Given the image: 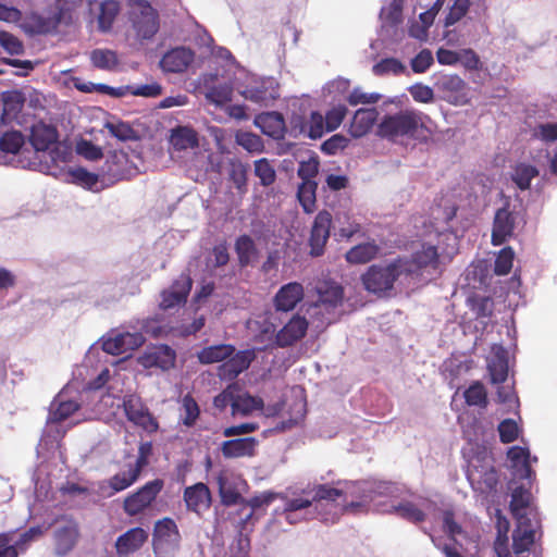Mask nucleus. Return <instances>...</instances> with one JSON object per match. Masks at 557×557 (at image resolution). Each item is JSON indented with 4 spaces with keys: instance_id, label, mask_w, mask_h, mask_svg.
Returning a JSON list of instances; mask_svg holds the SVG:
<instances>
[{
    "instance_id": "37998d69",
    "label": "nucleus",
    "mask_w": 557,
    "mask_h": 557,
    "mask_svg": "<svg viewBox=\"0 0 557 557\" xmlns=\"http://www.w3.org/2000/svg\"><path fill=\"white\" fill-rule=\"evenodd\" d=\"M90 61L96 69L104 71H113L119 63L116 53L109 49L92 50Z\"/></svg>"
},
{
    "instance_id": "4c0bfd02",
    "label": "nucleus",
    "mask_w": 557,
    "mask_h": 557,
    "mask_svg": "<svg viewBox=\"0 0 557 557\" xmlns=\"http://www.w3.org/2000/svg\"><path fill=\"white\" fill-rule=\"evenodd\" d=\"M200 416V408L196 399L186 394L181 400L180 421L186 428H193Z\"/></svg>"
},
{
    "instance_id": "58836bf2",
    "label": "nucleus",
    "mask_w": 557,
    "mask_h": 557,
    "mask_svg": "<svg viewBox=\"0 0 557 557\" xmlns=\"http://www.w3.org/2000/svg\"><path fill=\"white\" fill-rule=\"evenodd\" d=\"M120 3L116 0H106L100 3V12L98 14V27L101 32L111 29L119 12Z\"/></svg>"
},
{
    "instance_id": "20e7f679",
    "label": "nucleus",
    "mask_w": 557,
    "mask_h": 557,
    "mask_svg": "<svg viewBox=\"0 0 557 557\" xmlns=\"http://www.w3.org/2000/svg\"><path fill=\"white\" fill-rule=\"evenodd\" d=\"M409 263L397 257L386 264H372L361 275L364 288L375 295H384L394 288L395 282L403 275L408 276Z\"/></svg>"
},
{
    "instance_id": "9b49d317",
    "label": "nucleus",
    "mask_w": 557,
    "mask_h": 557,
    "mask_svg": "<svg viewBox=\"0 0 557 557\" xmlns=\"http://www.w3.org/2000/svg\"><path fill=\"white\" fill-rule=\"evenodd\" d=\"M405 260L407 268L410 270L408 276L418 275L421 270L431 269L438 270L440 268V253L437 247L431 244H422L421 248L416 250L411 258L401 257Z\"/></svg>"
},
{
    "instance_id": "774afa93",
    "label": "nucleus",
    "mask_w": 557,
    "mask_h": 557,
    "mask_svg": "<svg viewBox=\"0 0 557 557\" xmlns=\"http://www.w3.org/2000/svg\"><path fill=\"white\" fill-rule=\"evenodd\" d=\"M312 506V502L310 499H306L302 497L287 499L284 507L285 518L289 523H295L296 519L294 513L296 511L308 509Z\"/></svg>"
},
{
    "instance_id": "de8ad7c7",
    "label": "nucleus",
    "mask_w": 557,
    "mask_h": 557,
    "mask_svg": "<svg viewBox=\"0 0 557 557\" xmlns=\"http://www.w3.org/2000/svg\"><path fill=\"white\" fill-rule=\"evenodd\" d=\"M77 532L74 527L66 525L55 531V546L60 555H65L75 545Z\"/></svg>"
},
{
    "instance_id": "3c124183",
    "label": "nucleus",
    "mask_w": 557,
    "mask_h": 557,
    "mask_svg": "<svg viewBox=\"0 0 557 557\" xmlns=\"http://www.w3.org/2000/svg\"><path fill=\"white\" fill-rule=\"evenodd\" d=\"M515 251L510 246L504 247L497 255L494 263L496 275H507L512 269Z\"/></svg>"
},
{
    "instance_id": "aec40b11",
    "label": "nucleus",
    "mask_w": 557,
    "mask_h": 557,
    "mask_svg": "<svg viewBox=\"0 0 557 557\" xmlns=\"http://www.w3.org/2000/svg\"><path fill=\"white\" fill-rule=\"evenodd\" d=\"M255 124L271 139H284L286 124L283 114L276 111L263 112L256 116Z\"/></svg>"
},
{
    "instance_id": "49530a36",
    "label": "nucleus",
    "mask_w": 557,
    "mask_h": 557,
    "mask_svg": "<svg viewBox=\"0 0 557 557\" xmlns=\"http://www.w3.org/2000/svg\"><path fill=\"white\" fill-rule=\"evenodd\" d=\"M140 476V472L128 465V470L114 474L109 480V486L114 493L121 492L133 485Z\"/></svg>"
},
{
    "instance_id": "423d86ee",
    "label": "nucleus",
    "mask_w": 557,
    "mask_h": 557,
    "mask_svg": "<svg viewBox=\"0 0 557 557\" xmlns=\"http://www.w3.org/2000/svg\"><path fill=\"white\" fill-rule=\"evenodd\" d=\"M423 126V114L417 110H401L394 114H386L377 125V135L381 137L413 136Z\"/></svg>"
},
{
    "instance_id": "8fccbe9b",
    "label": "nucleus",
    "mask_w": 557,
    "mask_h": 557,
    "mask_svg": "<svg viewBox=\"0 0 557 557\" xmlns=\"http://www.w3.org/2000/svg\"><path fill=\"white\" fill-rule=\"evenodd\" d=\"M531 493L523 486L516 487L511 493L510 511L515 517H522V512L529 507Z\"/></svg>"
},
{
    "instance_id": "a18cd8bd",
    "label": "nucleus",
    "mask_w": 557,
    "mask_h": 557,
    "mask_svg": "<svg viewBox=\"0 0 557 557\" xmlns=\"http://www.w3.org/2000/svg\"><path fill=\"white\" fill-rule=\"evenodd\" d=\"M338 234L342 238L349 239L361 232V224L349 212L337 213Z\"/></svg>"
},
{
    "instance_id": "4d7b16f0",
    "label": "nucleus",
    "mask_w": 557,
    "mask_h": 557,
    "mask_svg": "<svg viewBox=\"0 0 557 557\" xmlns=\"http://www.w3.org/2000/svg\"><path fill=\"white\" fill-rule=\"evenodd\" d=\"M200 141H170L168 147V152L171 160H177L181 158H185V156H176L175 153L185 152L186 154L193 153L195 156L198 154V149L200 147Z\"/></svg>"
},
{
    "instance_id": "09e8293b",
    "label": "nucleus",
    "mask_w": 557,
    "mask_h": 557,
    "mask_svg": "<svg viewBox=\"0 0 557 557\" xmlns=\"http://www.w3.org/2000/svg\"><path fill=\"white\" fill-rule=\"evenodd\" d=\"M71 82H72L73 86L82 92H91V91L96 90V91H99V92H102V94H106L109 96H113V97L123 96V92L121 91L120 88L116 89L114 87H111V86H108L104 84L87 83V82L83 81L81 77H72Z\"/></svg>"
},
{
    "instance_id": "69168bd1",
    "label": "nucleus",
    "mask_w": 557,
    "mask_h": 557,
    "mask_svg": "<svg viewBox=\"0 0 557 557\" xmlns=\"http://www.w3.org/2000/svg\"><path fill=\"white\" fill-rule=\"evenodd\" d=\"M499 440L504 444L515 442L519 436V428L515 420L505 419L498 425Z\"/></svg>"
},
{
    "instance_id": "a19ab883",
    "label": "nucleus",
    "mask_w": 557,
    "mask_h": 557,
    "mask_svg": "<svg viewBox=\"0 0 557 557\" xmlns=\"http://www.w3.org/2000/svg\"><path fill=\"white\" fill-rule=\"evenodd\" d=\"M317 182H301L297 190L298 200L306 213H311L315 209L317 202Z\"/></svg>"
},
{
    "instance_id": "bf43d9fd",
    "label": "nucleus",
    "mask_w": 557,
    "mask_h": 557,
    "mask_svg": "<svg viewBox=\"0 0 557 557\" xmlns=\"http://www.w3.org/2000/svg\"><path fill=\"white\" fill-rule=\"evenodd\" d=\"M28 139H58V129L52 124L38 121L30 126Z\"/></svg>"
},
{
    "instance_id": "393cba45",
    "label": "nucleus",
    "mask_w": 557,
    "mask_h": 557,
    "mask_svg": "<svg viewBox=\"0 0 557 557\" xmlns=\"http://www.w3.org/2000/svg\"><path fill=\"white\" fill-rule=\"evenodd\" d=\"M318 300L315 307H324L326 310L341 306L344 298V289L334 282H323L317 287Z\"/></svg>"
},
{
    "instance_id": "2eb2a0df",
    "label": "nucleus",
    "mask_w": 557,
    "mask_h": 557,
    "mask_svg": "<svg viewBox=\"0 0 557 557\" xmlns=\"http://www.w3.org/2000/svg\"><path fill=\"white\" fill-rule=\"evenodd\" d=\"M308 330V321L305 317L295 314L275 335V345L285 348L294 345L305 337Z\"/></svg>"
},
{
    "instance_id": "b1692460",
    "label": "nucleus",
    "mask_w": 557,
    "mask_h": 557,
    "mask_svg": "<svg viewBox=\"0 0 557 557\" xmlns=\"http://www.w3.org/2000/svg\"><path fill=\"white\" fill-rule=\"evenodd\" d=\"M258 441L255 437H243L224 441L221 453L224 458L252 457L256 453Z\"/></svg>"
},
{
    "instance_id": "5701e85b",
    "label": "nucleus",
    "mask_w": 557,
    "mask_h": 557,
    "mask_svg": "<svg viewBox=\"0 0 557 557\" xmlns=\"http://www.w3.org/2000/svg\"><path fill=\"white\" fill-rule=\"evenodd\" d=\"M194 52L189 48L178 47L168 51L161 59V67L165 72L182 73L194 61Z\"/></svg>"
},
{
    "instance_id": "7c9ffc66",
    "label": "nucleus",
    "mask_w": 557,
    "mask_h": 557,
    "mask_svg": "<svg viewBox=\"0 0 557 557\" xmlns=\"http://www.w3.org/2000/svg\"><path fill=\"white\" fill-rule=\"evenodd\" d=\"M380 252V246L375 240L358 244L351 247L345 255L346 261L351 264H363L373 260Z\"/></svg>"
},
{
    "instance_id": "4468645a",
    "label": "nucleus",
    "mask_w": 557,
    "mask_h": 557,
    "mask_svg": "<svg viewBox=\"0 0 557 557\" xmlns=\"http://www.w3.org/2000/svg\"><path fill=\"white\" fill-rule=\"evenodd\" d=\"M242 95L245 99L269 106L280 97L277 86L272 79L262 78L246 85Z\"/></svg>"
},
{
    "instance_id": "c85d7f7f",
    "label": "nucleus",
    "mask_w": 557,
    "mask_h": 557,
    "mask_svg": "<svg viewBox=\"0 0 557 557\" xmlns=\"http://www.w3.org/2000/svg\"><path fill=\"white\" fill-rule=\"evenodd\" d=\"M24 95L18 90H10L2 94V113L0 114L1 124H8L15 119L24 106Z\"/></svg>"
},
{
    "instance_id": "c756f323",
    "label": "nucleus",
    "mask_w": 557,
    "mask_h": 557,
    "mask_svg": "<svg viewBox=\"0 0 557 557\" xmlns=\"http://www.w3.org/2000/svg\"><path fill=\"white\" fill-rule=\"evenodd\" d=\"M66 181L90 191H99V175L89 172L83 166L69 168Z\"/></svg>"
},
{
    "instance_id": "864d4df0",
    "label": "nucleus",
    "mask_w": 557,
    "mask_h": 557,
    "mask_svg": "<svg viewBox=\"0 0 557 557\" xmlns=\"http://www.w3.org/2000/svg\"><path fill=\"white\" fill-rule=\"evenodd\" d=\"M405 70V65L398 59L395 58L382 59L372 67L373 74L376 76H383L389 73L394 75H399L403 74Z\"/></svg>"
},
{
    "instance_id": "052dcab7",
    "label": "nucleus",
    "mask_w": 557,
    "mask_h": 557,
    "mask_svg": "<svg viewBox=\"0 0 557 557\" xmlns=\"http://www.w3.org/2000/svg\"><path fill=\"white\" fill-rule=\"evenodd\" d=\"M248 166L240 161L231 162L230 178L239 191H246Z\"/></svg>"
},
{
    "instance_id": "ddd939ff",
    "label": "nucleus",
    "mask_w": 557,
    "mask_h": 557,
    "mask_svg": "<svg viewBox=\"0 0 557 557\" xmlns=\"http://www.w3.org/2000/svg\"><path fill=\"white\" fill-rule=\"evenodd\" d=\"M175 360V350L165 344L152 346L139 357V363L144 368H159L163 371L172 369Z\"/></svg>"
},
{
    "instance_id": "e433bc0d",
    "label": "nucleus",
    "mask_w": 557,
    "mask_h": 557,
    "mask_svg": "<svg viewBox=\"0 0 557 557\" xmlns=\"http://www.w3.org/2000/svg\"><path fill=\"white\" fill-rule=\"evenodd\" d=\"M263 408V400L260 397L251 396L248 393L235 395L232 404V413L247 416L255 410Z\"/></svg>"
},
{
    "instance_id": "c03bdc74",
    "label": "nucleus",
    "mask_w": 557,
    "mask_h": 557,
    "mask_svg": "<svg viewBox=\"0 0 557 557\" xmlns=\"http://www.w3.org/2000/svg\"><path fill=\"white\" fill-rule=\"evenodd\" d=\"M314 495L311 499L312 505L314 504V510H318L322 506V502H331L334 503L337 498L343 497L344 492L343 490L332 487L327 484H320L313 490ZM332 507H337L334 504H331Z\"/></svg>"
},
{
    "instance_id": "680f3d73",
    "label": "nucleus",
    "mask_w": 557,
    "mask_h": 557,
    "mask_svg": "<svg viewBox=\"0 0 557 557\" xmlns=\"http://www.w3.org/2000/svg\"><path fill=\"white\" fill-rule=\"evenodd\" d=\"M320 162L317 156L310 157L307 161H301L297 171L302 182H315L314 178L319 173Z\"/></svg>"
},
{
    "instance_id": "13d9d810",
    "label": "nucleus",
    "mask_w": 557,
    "mask_h": 557,
    "mask_svg": "<svg viewBox=\"0 0 557 557\" xmlns=\"http://www.w3.org/2000/svg\"><path fill=\"white\" fill-rule=\"evenodd\" d=\"M32 30L37 34H47L54 30L59 23L60 16L57 14L52 17H44L37 14L32 16Z\"/></svg>"
},
{
    "instance_id": "603ef678",
    "label": "nucleus",
    "mask_w": 557,
    "mask_h": 557,
    "mask_svg": "<svg viewBox=\"0 0 557 557\" xmlns=\"http://www.w3.org/2000/svg\"><path fill=\"white\" fill-rule=\"evenodd\" d=\"M471 310L476 318H491L494 312V301L491 297L474 295L469 298Z\"/></svg>"
},
{
    "instance_id": "c9c22d12",
    "label": "nucleus",
    "mask_w": 557,
    "mask_h": 557,
    "mask_svg": "<svg viewBox=\"0 0 557 557\" xmlns=\"http://www.w3.org/2000/svg\"><path fill=\"white\" fill-rule=\"evenodd\" d=\"M539 175V170L536 166L525 163L519 162L517 163L510 173V177L512 182L517 185V187L521 190H527L531 186V182L534 177Z\"/></svg>"
},
{
    "instance_id": "6e6d98bb",
    "label": "nucleus",
    "mask_w": 557,
    "mask_h": 557,
    "mask_svg": "<svg viewBox=\"0 0 557 557\" xmlns=\"http://www.w3.org/2000/svg\"><path fill=\"white\" fill-rule=\"evenodd\" d=\"M218 484L221 503L224 506H234L239 503L242 495L236 491L235 487L226 483V480L223 475L218 476Z\"/></svg>"
},
{
    "instance_id": "79ce46f5",
    "label": "nucleus",
    "mask_w": 557,
    "mask_h": 557,
    "mask_svg": "<svg viewBox=\"0 0 557 557\" xmlns=\"http://www.w3.org/2000/svg\"><path fill=\"white\" fill-rule=\"evenodd\" d=\"M393 511L400 518L412 522L420 523L425 521L426 515L414 503L403 500L397 506L393 507Z\"/></svg>"
},
{
    "instance_id": "0e129e2a",
    "label": "nucleus",
    "mask_w": 557,
    "mask_h": 557,
    "mask_svg": "<svg viewBox=\"0 0 557 557\" xmlns=\"http://www.w3.org/2000/svg\"><path fill=\"white\" fill-rule=\"evenodd\" d=\"M75 151L87 161H97L103 157L100 147L94 145V141H75Z\"/></svg>"
},
{
    "instance_id": "6e6552de",
    "label": "nucleus",
    "mask_w": 557,
    "mask_h": 557,
    "mask_svg": "<svg viewBox=\"0 0 557 557\" xmlns=\"http://www.w3.org/2000/svg\"><path fill=\"white\" fill-rule=\"evenodd\" d=\"M123 411L127 420L148 434L157 433L160 425L157 418L150 412L144 400L134 394L123 398Z\"/></svg>"
},
{
    "instance_id": "5fc2aeb1",
    "label": "nucleus",
    "mask_w": 557,
    "mask_h": 557,
    "mask_svg": "<svg viewBox=\"0 0 557 557\" xmlns=\"http://www.w3.org/2000/svg\"><path fill=\"white\" fill-rule=\"evenodd\" d=\"M255 175L259 177L260 184L264 187L272 185L276 180L275 170L265 158L255 161Z\"/></svg>"
},
{
    "instance_id": "72a5a7b5",
    "label": "nucleus",
    "mask_w": 557,
    "mask_h": 557,
    "mask_svg": "<svg viewBox=\"0 0 557 557\" xmlns=\"http://www.w3.org/2000/svg\"><path fill=\"white\" fill-rule=\"evenodd\" d=\"M137 34L144 39L152 38L159 29V20L157 12L149 5H146L141 12L140 18L135 22Z\"/></svg>"
},
{
    "instance_id": "338daca9",
    "label": "nucleus",
    "mask_w": 557,
    "mask_h": 557,
    "mask_svg": "<svg viewBox=\"0 0 557 557\" xmlns=\"http://www.w3.org/2000/svg\"><path fill=\"white\" fill-rule=\"evenodd\" d=\"M434 63V58L429 49H422L410 62L413 73L422 74Z\"/></svg>"
},
{
    "instance_id": "4be33fe9",
    "label": "nucleus",
    "mask_w": 557,
    "mask_h": 557,
    "mask_svg": "<svg viewBox=\"0 0 557 557\" xmlns=\"http://www.w3.org/2000/svg\"><path fill=\"white\" fill-rule=\"evenodd\" d=\"M180 540V531L173 519L163 518L156 522L153 529V548L156 553L162 544L177 547Z\"/></svg>"
},
{
    "instance_id": "9d476101",
    "label": "nucleus",
    "mask_w": 557,
    "mask_h": 557,
    "mask_svg": "<svg viewBox=\"0 0 557 557\" xmlns=\"http://www.w3.org/2000/svg\"><path fill=\"white\" fill-rule=\"evenodd\" d=\"M517 213L509 209V203L499 208L494 215L491 243L500 246L513 236Z\"/></svg>"
},
{
    "instance_id": "2f4dec72",
    "label": "nucleus",
    "mask_w": 557,
    "mask_h": 557,
    "mask_svg": "<svg viewBox=\"0 0 557 557\" xmlns=\"http://www.w3.org/2000/svg\"><path fill=\"white\" fill-rule=\"evenodd\" d=\"M81 409V404L75 400H63L55 397L50 405L48 422L61 423Z\"/></svg>"
},
{
    "instance_id": "6ab92c4d",
    "label": "nucleus",
    "mask_w": 557,
    "mask_h": 557,
    "mask_svg": "<svg viewBox=\"0 0 557 557\" xmlns=\"http://www.w3.org/2000/svg\"><path fill=\"white\" fill-rule=\"evenodd\" d=\"M304 298V287L298 282L283 285L274 297V307L277 311H292Z\"/></svg>"
},
{
    "instance_id": "e2e57ef3",
    "label": "nucleus",
    "mask_w": 557,
    "mask_h": 557,
    "mask_svg": "<svg viewBox=\"0 0 557 557\" xmlns=\"http://www.w3.org/2000/svg\"><path fill=\"white\" fill-rule=\"evenodd\" d=\"M507 456L515 466H517L518 463L522 465L525 472V478H529L531 475L532 469L529 463L530 453L527 448L513 446L508 450Z\"/></svg>"
},
{
    "instance_id": "39448f33",
    "label": "nucleus",
    "mask_w": 557,
    "mask_h": 557,
    "mask_svg": "<svg viewBox=\"0 0 557 557\" xmlns=\"http://www.w3.org/2000/svg\"><path fill=\"white\" fill-rule=\"evenodd\" d=\"M472 487L481 493H491L498 484V474L486 446L470 457L466 471Z\"/></svg>"
},
{
    "instance_id": "a211bd4d",
    "label": "nucleus",
    "mask_w": 557,
    "mask_h": 557,
    "mask_svg": "<svg viewBox=\"0 0 557 557\" xmlns=\"http://www.w3.org/2000/svg\"><path fill=\"white\" fill-rule=\"evenodd\" d=\"M149 533L140 528H132L125 533L121 534L115 541L116 554L122 556H128L139 550L143 545L148 541Z\"/></svg>"
},
{
    "instance_id": "f3484780",
    "label": "nucleus",
    "mask_w": 557,
    "mask_h": 557,
    "mask_svg": "<svg viewBox=\"0 0 557 557\" xmlns=\"http://www.w3.org/2000/svg\"><path fill=\"white\" fill-rule=\"evenodd\" d=\"M193 281L188 275H182L168 290L161 294V308L171 309L184 305L191 289Z\"/></svg>"
},
{
    "instance_id": "ea45409f",
    "label": "nucleus",
    "mask_w": 557,
    "mask_h": 557,
    "mask_svg": "<svg viewBox=\"0 0 557 557\" xmlns=\"http://www.w3.org/2000/svg\"><path fill=\"white\" fill-rule=\"evenodd\" d=\"M465 401L470 407L485 409L488 405L487 391L482 382L474 381L463 392Z\"/></svg>"
},
{
    "instance_id": "cd10ccee",
    "label": "nucleus",
    "mask_w": 557,
    "mask_h": 557,
    "mask_svg": "<svg viewBox=\"0 0 557 557\" xmlns=\"http://www.w3.org/2000/svg\"><path fill=\"white\" fill-rule=\"evenodd\" d=\"M435 85L449 101H457L458 98L466 96L467 84L457 74L443 75Z\"/></svg>"
},
{
    "instance_id": "473e14b6",
    "label": "nucleus",
    "mask_w": 557,
    "mask_h": 557,
    "mask_svg": "<svg viewBox=\"0 0 557 557\" xmlns=\"http://www.w3.org/2000/svg\"><path fill=\"white\" fill-rule=\"evenodd\" d=\"M379 112L376 109H359L356 111L351 122L354 137L364 136L374 125Z\"/></svg>"
},
{
    "instance_id": "412c9836",
    "label": "nucleus",
    "mask_w": 557,
    "mask_h": 557,
    "mask_svg": "<svg viewBox=\"0 0 557 557\" xmlns=\"http://www.w3.org/2000/svg\"><path fill=\"white\" fill-rule=\"evenodd\" d=\"M40 534L41 530L39 528H30L22 533L18 540L11 545V535L9 533H0V557H17L18 553L26 550L34 537Z\"/></svg>"
},
{
    "instance_id": "0eeeda50",
    "label": "nucleus",
    "mask_w": 557,
    "mask_h": 557,
    "mask_svg": "<svg viewBox=\"0 0 557 557\" xmlns=\"http://www.w3.org/2000/svg\"><path fill=\"white\" fill-rule=\"evenodd\" d=\"M141 164L140 152L114 149L108 152L102 172L111 178L120 181L136 175Z\"/></svg>"
},
{
    "instance_id": "bb28decb",
    "label": "nucleus",
    "mask_w": 557,
    "mask_h": 557,
    "mask_svg": "<svg viewBox=\"0 0 557 557\" xmlns=\"http://www.w3.org/2000/svg\"><path fill=\"white\" fill-rule=\"evenodd\" d=\"M494 356L487 362V370L493 384H500L507 380L508 376V360L507 352L502 346L493 348Z\"/></svg>"
},
{
    "instance_id": "f03ea898",
    "label": "nucleus",
    "mask_w": 557,
    "mask_h": 557,
    "mask_svg": "<svg viewBox=\"0 0 557 557\" xmlns=\"http://www.w3.org/2000/svg\"><path fill=\"white\" fill-rule=\"evenodd\" d=\"M197 358L201 364L219 363L218 376L223 381H234L246 371L256 359L253 349L236 351L232 344H218L202 348Z\"/></svg>"
},
{
    "instance_id": "1a4fd4ad",
    "label": "nucleus",
    "mask_w": 557,
    "mask_h": 557,
    "mask_svg": "<svg viewBox=\"0 0 557 557\" xmlns=\"http://www.w3.org/2000/svg\"><path fill=\"white\" fill-rule=\"evenodd\" d=\"M164 482L161 479H154L147 482L135 493L124 499L123 509L128 516H136L148 508L162 491Z\"/></svg>"
},
{
    "instance_id": "a878e982",
    "label": "nucleus",
    "mask_w": 557,
    "mask_h": 557,
    "mask_svg": "<svg viewBox=\"0 0 557 557\" xmlns=\"http://www.w3.org/2000/svg\"><path fill=\"white\" fill-rule=\"evenodd\" d=\"M463 437L469 443H475L478 448L480 442H487L488 437H493V428L490 423H485L478 417H472L471 421L462 426Z\"/></svg>"
},
{
    "instance_id": "7ed1b4c3",
    "label": "nucleus",
    "mask_w": 557,
    "mask_h": 557,
    "mask_svg": "<svg viewBox=\"0 0 557 557\" xmlns=\"http://www.w3.org/2000/svg\"><path fill=\"white\" fill-rule=\"evenodd\" d=\"M348 110L345 106L338 104L330 109L325 116L318 111H312L308 119L301 115H294L290 119V135L307 136L310 139H319L325 133L334 132L344 121Z\"/></svg>"
},
{
    "instance_id": "dca6fc26",
    "label": "nucleus",
    "mask_w": 557,
    "mask_h": 557,
    "mask_svg": "<svg viewBox=\"0 0 557 557\" xmlns=\"http://www.w3.org/2000/svg\"><path fill=\"white\" fill-rule=\"evenodd\" d=\"M183 498L187 510L197 515L208 510L212 503L211 492L202 482L185 487Z\"/></svg>"
},
{
    "instance_id": "f257e3e1",
    "label": "nucleus",
    "mask_w": 557,
    "mask_h": 557,
    "mask_svg": "<svg viewBox=\"0 0 557 557\" xmlns=\"http://www.w3.org/2000/svg\"><path fill=\"white\" fill-rule=\"evenodd\" d=\"M73 141H0V164L36 169L57 176L60 163L73 158Z\"/></svg>"
},
{
    "instance_id": "f704fd0d",
    "label": "nucleus",
    "mask_w": 557,
    "mask_h": 557,
    "mask_svg": "<svg viewBox=\"0 0 557 557\" xmlns=\"http://www.w3.org/2000/svg\"><path fill=\"white\" fill-rule=\"evenodd\" d=\"M235 252L239 265L245 268L257 257L258 249L255 240L249 235L244 234L238 236L235 242Z\"/></svg>"
},
{
    "instance_id": "f8f14e48",
    "label": "nucleus",
    "mask_w": 557,
    "mask_h": 557,
    "mask_svg": "<svg viewBox=\"0 0 557 557\" xmlns=\"http://www.w3.org/2000/svg\"><path fill=\"white\" fill-rule=\"evenodd\" d=\"M332 220V214L326 210H322L315 215L309 239L312 256L318 257L324 252V247L330 237Z\"/></svg>"
}]
</instances>
